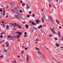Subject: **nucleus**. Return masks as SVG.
Returning <instances> with one entry per match:
<instances>
[{
    "label": "nucleus",
    "instance_id": "f257e3e1",
    "mask_svg": "<svg viewBox=\"0 0 63 63\" xmlns=\"http://www.w3.org/2000/svg\"><path fill=\"white\" fill-rule=\"evenodd\" d=\"M15 17H16V18H18L19 19H21V17H20L18 16V15H15Z\"/></svg>",
    "mask_w": 63,
    "mask_h": 63
},
{
    "label": "nucleus",
    "instance_id": "f03ea898",
    "mask_svg": "<svg viewBox=\"0 0 63 63\" xmlns=\"http://www.w3.org/2000/svg\"><path fill=\"white\" fill-rule=\"evenodd\" d=\"M49 18L50 21H52L53 20V19L52 18V17L50 16H49Z\"/></svg>",
    "mask_w": 63,
    "mask_h": 63
},
{
    "label": "nucleus",
    "instance_id": "7ed1b4c3",
    "mask_svg": "<svg viewBox=\"0 0 63 63\" xmlns=\"http://www.w3.org/2000/svg\"><path fill=\"white\" fill-rule=\"evenodd\" d=\"M17 33H18V35H20V36H21V34H22V32H17Z\"/></svg>",
    "mask_w": 63,
    "mask_h": 63
},
{
    "label": "nucleus",
    "instance_id": "20e7f679",
    "mask_svg": "<svg viewBox=\"0 0 63 63\" xmlns=\"http://www.w3.org/2000/svg\"><path fill=\"white\" fill-rule=\"evenodd\" d=\"M14 27H15L16 26H18L19 25L18 24H17L16 23H14Z\"/></svg>",
    "mask_w": 63,
    "mask_h": 63
},
{
    "label": "nucleus",
    "instance_id": "39448f33",
    "mask_svg": "<svg viewBox=\"0 0 63 63\" xmlns=\"http://www.w3.org/2000/svg\"><path fill=\"white\" fill-rule=\"evenodd\" d=\"M6 47H8L9 46V44L8 42H6Z\"/></svg>",
    "mask_w": 63,
    "mask_h": 63
},
{
    "label": "nucleus",
    "instance_id": "423d86ee",
    "mask_svg": "<svg viewBox=\"0 0 63 63\" xmlns=\"http://www.w3.org/2000/svg\"><path fill=\"white\" fill-rule=\"evenodd\" d=\"M36 22L37 24H39V20L37 19L36 20Z\"/></svg>",
    "mask_w": 63,
    "mask_h": 63
},
{
    "label": "nucleus",
    "instance_id": "0eeeda50",
    "mask_svg": "<svg viewBox=\"0 0 63 63\" xmlns=\"http://www.w3.org/2000/svg\"><path fill=\"white\" fill-rule=\"evenodd\" d=\"M26 59L27 60V62H28L29 61V57H28V56L27 57Z\"/></svg>",
    "mask_w": 63,
    "mask_h": 63
},
{
    "label": "nucleus",
    "instance_id": "6e6552de",
    "mask_svg": "<svg viewBox=\"0 0 63 63\" xmlns=\"http://www.w3.org/2000/svg\"><path fill=\"white\" fill-rule=\"evenodd\" d=\"M37 53L39 54H42V52H41V51H38L37 52Z\"/></svg>",
    "mask_w": 63,
    "mask_h": 63
},
{
    "label": "nucleus",
    "instance_id": "1a4fd4ad",
    "mask_svg": "<svg viewBox=\"0 0 63 63\" xmlns=\"http://www.w3.org/2000/svg\"><path fill=\"white\" fill-rule=\"evenodd\" d=\"M10 6L11 7H13L14 6V4H13V3H11L10 4Z\"/></svg>",
    "mask_w": 63,
    "mask_h": 63
},
{
    "label": "nucleus",
    "instance_id": "9d476101",
    "mask_svg": "<svg viewBox=\"0 0 63 63\" xmlns=\"http://www.w3.org/2000/svg\"><path fill=\"white\" fill-rule=\"evenodd\" d=\"M22 6H25V3L24 2H23L22 3Z\"/></svg>",
    "mask_w": 63,
    "mask_h": 63
},
{
    "label": "nucleus",
    "instance_id": "9b49d317",
    "mask_svg": "<svg viewBox=\"0 0 63 63\" xmlns=\"http://www.w3.org/2000/svg\"><path fill=\"white\" fill-rule=\"evenodd\" d=\"M55 45L57 47H59V45L57 43H56L55 44Z\"/></svg>",
    "mask_w": 63,
    "mask_h": 63
},
{
    "label": "nucleus",
    "instance_id": "f8f14e48",
    "mask_svg": "<svg viewBox=\"0 0 63 63\" xmlns=\"http://www.w3.org/2000/svg\"><path fill=\"white\" fill-rule=\"evenodd\" d=\"M14 38V36H12L11 37H10V40H12Z\"/></svg>",
    "mask_w": 63,
    "mask_h": 63
},
{
    "label": "nucleus",
    "instance_id": "ddd939ff",
    "mask_svg": "<svg viewBox=\"0 0 63 63\" xmlns=\"http://www.w3.org/2000/svg\"><path fill=\"white\" fill-rule=\"evenodd\" d=\"M52 32L53 33H55V34H56V33L55 32L54 30H52Z\"/></svg>",
    "mask_w": 63,
    "mask_h": 63
},
{
    "label": "nucleus",
    "instance_id": "4468645a",
    "mask_svg": "<svg viewBox=\"0 0 63 63\" xmlns=\"http://www.w3.org/2000/svg\"><path fill=\"white\" fill-rule=\"evenodd\" d=\"M56 22H57V23H58V24H59V21H58V20H57V19H56Z\"/></svg>",
    "mask_w": 63,
    "mask_h": 63
},
{
    "label": "nucleus",
    "instance_id": "2eb2a0df",
    "mask_svg": "<svg viewBox=\"0 0 63 63\" xmlns=\"http://www.w3.org/2000/svg\"><path fill=\"white\" fill-rule=\"evenodd\" d=\"M30 8V6L28 5H27V9H29Z\"/></svg>",
    "mask_w": 63,
    "mask_h": 63
},
{
    "label": "nucleus",
    "instance_id": "dca6fc26",
    "mask_svg": "<svg viewBox=\"0 0 63 63\" xmlns=\"http://www.w3.org/2000/svg\"><path fill=\"white\" fill-rule=\"evenodd\" d=\"M1 25L3 26V27H5V24L3 23L1 24Z\"/></svg>",
    "mask_w": 63,
    "mask_h": 63
},
{
    "label": "nucleus",
    "instance_id": "f3484780",
    "mask_svg": "<svg viewBox=\"0 0 63 63\" xmlns=\"http://www.w3.org/2000/svg\"><path fill=\"white\" fill-rule=\"evenodd\" d=\"M32 24L33 25H35L36 24L34 22H33L32 23Z\"/></svg>",
    "mask_w": 63,
    "mask_h": 63
},
{
    "label": "nucleus",
    "instance_id": "a211bd4d",
    "mask_svg": "<svg viewBox=\"0 0 63 63\" xmlns=\"http://www.w3.org/2000/svg\"><path fill=\"white\" fill-rule=\"evenodd\" d=\"M26 27H26V29H28V28L27 27H29L28 25H26Z\"/></svg>",
    "mask_w": 63,
    "mask_h": 63
},
{
    "label": "nucleus",
    "instance_id": "6ab92c4d",
    "mask_svg": "<svg viewBox=\"0 0 63 63\" xmlns=\"http://www.w3.org/2000/svg\"><path fill=\"white\" fill-rule=\"evenodd\" d=\"M20 35H17V39H19V37H20Z\"/></svg>",
    "mask_w": 63,
    "mask_h": 63
},
{
    "label": "nucleus",
    "instance_id": "aec40b11",
    "mask_svg": "<svg viewBox=\"0 0 63 63\" xmlns=\"http://www.w3.org/2000/svg\"><path fill=\"white\" fill-rule=\"evenodd\" d=\"M43 16L44 18H45V17H46V16H45V15L44 14H43Z\"/></svg>",
    "mask_w": 63,
    "mask_h": 63
},
{
    "label": "nucleus",
    "instance_id": "412c9836",
    "mask_svg": "<svg viewBox=\"0 0 63 63\" xmlns=\"http://www.w3.org/2000/svg\"><path fill=\"white\" fill-rule=\"evenodd\" d=\"M42 22H44V19L43 18V17H42Z\"/></svg>",
    "mask_w": 63,
    "mask_h": 63
},
{
    "label": "nucleus",
    "instance_id": "4be33fe9",
    "mask_svg": "<svg viewBox=\"0 0 63 63\" xmlns=\"http://www.w3.org/2000/svg\"><path fill=\"white\" fill-rule=\"evenodd\" d=\"M4 52H7V50L5 49H4Z\"/></svg>",
    "mask_w": 63,
    "mask_h": 63
},
{
    "label": "nucleus",
    "instance_id": "5701e85b",
    "mask_svg": "<svg viewBox=\"0 0 63 63\" xmlns=\"http://www.w3.org/2000/svg\"><path fill=\"white\" fill-rule=\"evenodd\" d=\"M44 47H45V48L46 49H48V48L44 46Z\"/></svg>",
    "mask_w": 63,
    "mask_h": 63
},
{
    "label": "nucleus",
    "instance_id": "b1692460",
    "mask_svg": "<svg viewBox=\"0 0 63 63\" xmlns=\"http://www.w3.org/2000/svg\"><path fill=\"white\" fill-rule=\"evenodd\" d=\"M3 57H4V55H2L0 56V58H3Z\"/></svg>",
    "mask_w": 63,
    "mask_h": 63
},
{
    "label": "nucleus",
    "instance_id": "393cba45",
    "mask_svg": "<svg viewBox=\"0 0 63 63\" xmlns=\"http://www.w3.org/2000/svg\"><path fill=\"white\" fill-rule=\"evenodd\" d=\"M3 35H1L0 36V37L1 39H2L3 37Z\"/></svg>",
    "mask_w": 63,
    "mask_h": 63
},
{
    "label": "nucleus",
    "instance_id": "a878e982",
    "mask_svg": "<svg viewBox=\"0 0 63 63\" xmlns=\"http://www.w3.org/2000/svg\"><path fill=\"white\" fill-rule=\"evenodd\" d=\"M18 26L19 29H21V26H20L19 25Z\"/></svg>",
    "mask_w": 63,
    "mask_h": 63
},
{
    "label": "nucleus",
    "instance_id": "bb28decb",
    "mask_svg": "<svg viewBox=\"0 0 63 63\" xmlns=\"http://www.w3.org/2000/svg\"><path fill=\"white\" fill-rule=\"evenodd\" d=\"M6 28H9V26L8 25H7L6 26Z\"/></svg>",
    "mask_w": 63,
    "mask_h": 63
},
{
    "label": "nucleus",
    "instance_id": "cd10ccee",
    "mask_svg": "<svg viewBox=\"0 0 63 63\" xmlns=\"http://www.w3.org/2000/svg\"><path fill=\"white\" fill-rule=\"evenodd\" d=\"M13 63H17L16 62V61H13Z\"/></svg>",
    "mask_w": 63,
    "mask_h": 63
},
{
    "label": "nucleus",
    "instance_id": "c85d7f7f",
    "mask_svg": "<svg viewBox=\"0 0 63 63\" xmlns=\"http://www.w3.org/2000/svg\"><path fill=\"white\" fill-rule=\"evenodd\" d=\"M49 37H51V36H52V35L49 34Z\"/></svg>",
    "mask_w": 63,
    "mask_h": 63
},
{
    "label": "nucleus",
    "instance_id": "c756f323",
    "mask_svg": "<svg viewBox=\"0 0 63 63\" xmlns=\"http://www.w3.org/2000/svg\"><path fill=\"white\" fill-rule=\"evenodd\" d=\"M34 29H35V30H37V29H38L35 27H34Z\"/></svg>",
    "mask_w": 63,
    "mask_h": 63
},
{
    "label": "nucleus",
    "instance_id": "7c9ffc66",
    "mask_svg": "<svg viewBox=\"0 0 63 63\" xmlns=\"http://www.w3.org/2000/svg\"><path fill=\"white\" fill-rule=\"evenodd\" d=\"M7 37H8V38H10V37H11V35L8 36H7Z\"/></svg>",
    "mask_w": 63,
    "mask_h": 63
},
{
    "label": "nucleus",
    "instance_id": "2f4dec72",
    "mask_svg": "<svg viewBox=\"0 0 63 63\" xmlns=\"http://www.w3.org/2000/svg\"><path fill=\"white\" fill-rule=\"evenodd\" d=\"M20 12L21 13H22V12H23L21 10H20Z\"/></svg>",
    "mask_w": 63,
    "mask_h": 63
},
{
    "label": "nucleus",
    "instance_id": "473e14b6",
    "mask_svg": "<svg viewBox=\"0 0 63 63\" xmlns=\"http://www.w3.org/2000/svg\"><path fill=\"white\" fill-rule=\"evenodd\" d=\"M49 7H51V4H49Z\"/></svg>",
    "mask_w": 63,
    "mask_h": 63
},
{
    "label": "nucleus",
    "instance_id": "72a5a7b5",
    "mask_svg": "<svg viewBox=\"0 0 63 63\" xmlns=\"http://www.w3.org/2000/svg\"><path fill=\"white\" fill-rule=\"evenodd\" d=\"M5 11L6 10H4L3 11V13H4Z\"/></svg>",
    "mask_w": 63,
    "mask_h": 63
},
{
    "label": "nucleus",
    "instance_id": "f704fd0d",
    "mask_svg": "<svg viewBox=\"0 0 63 63\" xmlns=\"http://www.w3.org/2000/svg\"><path fill=\"white\" fill-rule=\"evenodd\" d=\"M32 16L33 17L35 16V14H32Z\"/></svg>",
    "mask_w": 63,
    "mask_h": 63
},
{
    "label": "nucleus",
    "instance_id": "c9c22d12",
    "mask_svg": "<svg viewBox=\"0 0 63 63\" xmlns=\"http://www.w3.org/2000/svg\"><path fill=\"white\" fill-rule=\"evenodd\" d=\"M27 34V32H25L24 33V35H26V34Z\"/></svg>",
    "mask_w": 63,
    "mask_h": 63
},
{
    "label": "nucleus",
    "instance_id": "e433bc0d",
    "mask_svg": "<svg viewBox=\"0 0 63 63\" xmlns=\"http://www.w3.org/2000/svg\"><path fill=\"white\" fill-rule=\"evenodd\" d=\"M40 27H41V28H42V27H43V26L42 25H40Z\"/></svg>",
    "mask_w": 63,
    "mask_h": 63
},
{
    "label": "nucleus",
    "instance_id": "4c0bfd02",
    "mask_svg": "<svg viewBox=\"0 0 63 63\" xmlns=\"http://www.w3.org/2000/svg\"><path fill=\"white\" fill-rule=\"evenodd\" d=\"M55 39L56 40H57V37H56L55 38Z\"/></svg>",
    "mask_w": 63,
    "mask_h": 63
},
{
    "label": "nucleus",
    "instance_id": "58836bf2",
    "mask_svg": "<svg viewBox=\"0 0 63 63\" xmlns=\"http://www.w3.org/2000/svg\"><path fill=\"white\" fill-rule=\"evenodd\" d=\"M35 41L36 42L37 41H38V39L37 38L36 39V40Z\"/></svg>",
    "mask_w": 63,
    "mask_h": 63
},
{
    "label": "nucleus",
    "instance_id": "ea45409f",
    "mask_svg": "<svg viewBox=\"0 0 63 63\" xmlns=\"http://www.w3.org/2000/svg\"><path fill=\"white\" fill-rule=\"evenodd\" d=\"M29 13L30 14H31V11H30V12H29Z\"/></svg>",
    "mask_w": 63,
    "mask_h": 63
},
{
    "label": "nucleus",
    "instance_id": "a19ab883",
    "mask_svg": "<svg viewBox=\"0 0 63 63\" xmlns=\"http://www.w3.org/2000/svg\"><path fill=\"white\" fill-rule=\"evenodd\" d=\"M25 49L26 50H28V48H26V47L25 48Z\"/></svg>",
    "mask_w": 63,
    "mask_h": 63
},
{
    "label": "nucleus",
    "instance_id": "79ce46f5",
    "mask_svg": "<svg viewBox=\"0 0 63 63\" xmlns=\"http://www.w3.org/2000/svg\"><path fill=\"white\" fill-rule=\"evenodd\" d=\"M27 16L28 17H30V16L29 15H27Z\"/></svg>",
    "mask_w": 63,
    "mask_h": 63
},
{
    "label": "nucleus",
    "instance_id": "37998d69",
    "mask_svg": "<svg viewBox=\"0 0 63 63\" xmlns=\"http://www.w3.org/2000/svg\"><path fill=\"white\" fill-rule=\"evenodd\" d=\"M12 24L13 26H14L15 25L14 23V24L13 23H12Z\"/></svg>",
    "mask_w": 63,
    "mask_h": 63
},
{
    "label": "nucleus",
    "instance_id": "c03bdc74",
    "mask_svg": "<svg viewBox=\"0 0 63 63\" xmlns=\"http://www.w3.org/2000/svg\"><path fill=\"white\" fill-rule=\"evenodd\" d=\"M58 36L60 37V36H61V35H60V34H58Z\"/></svg>",
    "mask_w": 63,
    "mask_h": 63
},
{
    "label": "nucleus",
    "instance_id": "a18cd8bd",
    "mask_svg": "<svg viewBox=\"0 0 63 63\" xmlns=\"http://www.w3.org/2000/svg\"><path fill=\"white\" fill-rule=\"evenodd\" d=\"M25 23V21H24L23 22V24H24V23Z\"/></svg>",
    "mask_w": 63,
    "mask_h": 63
},
{
    "label": "nucleus",
    "instance_id": "49530a36",
    "mask_svg": "<svg viewBox=\"0 0 63 63\" xmlns=\"http://www.w3.org/2000/svg\"><path fill=\"white\" fill-rule=\"evenodd\" d=\"M2 11H3V10H0V12H2Z\"/></svg>",
    "mask_w": 63,
    "mask_h": 63
},
{
    "label": "nucleus",
    "instance_id": "de8ad7c7",
    "mask_svg": "<svg viewBox=\"0 0 63 63\" xmlns=\"http://www.w3.org/2000/svg\"><path fill=\"white\" fill-rule=\"evenodd\" d=\"M8 16H6V18H8Z\"/></svg>",
    "mask_w": 63,
    "mask_h": 63
},
{
    "label": "nucleus",
    "instance_id": "09e8293b",
    "mask_svg": "<svg viewBox=\"0 0 63 63\" xmlns=\"http://www.w3.org/2000/svg\"><path fill=\"white\" fill-rule=\"evenodd\" d=\"M38 28L40 29L41 28V27L40 26H39L38 27Z\"/></svg>",
    "mask_w": 63,
    "mask_h": 63
},
{
    "label": "nucleus",
    "instance_id": "8fccbe9b",
    "mask_svg": "<svg viewBox=\"0 0 63 63\" xmlns=\"http://www.w3.org/2000/svg\"><path fill=\"white\" fill-rule=\"evenodd\" d=\"M12 11L13 12V13H14V10H12Z\"/></svg>",
    "mask_w": 63,
    "mask_h": 63
},
{
    "label": "nucleus",
    "instance_id": "3c124183",
    "mask_svg": "<svg viewBox=\"0 0 63 63\" xmlns=\"http://www.w3.org/2000/svg\"><path fill=\"white\" fill-rule=\"evenodd\" d=\"M5 13H3V16H5Z\"/></svg>",
    "mask_w": 63,
    "mask_h": 63
},
{
    "label": "nucleus",
    "instance_id": "603ef678",
    "mask_svg": "<svg viewBox=\"0 0 63 63\" xmlns=\"http://www.w3.org/2000/svg\"><path fill=\"white\" fill-rule=\"evenodd\" d=\"M24 37H27V36H26V35H24Z\"/></svg>",
    "mask_w": 63,
    "mask_h": 63
},
{
    "label": "nucleus",
    "instance_id": "864d4df0",
    "mask_svg": "<svg viewBox=\"0 0 63 63\" xmlns=\"http://www.w3.org/2000/svg\"><path fill=\"white\" fill-rule=\"evenodd\" d=\"M18 58H19L20 57V56L19 55H18Z\"/></svg>",
    "mask_w": 63,
    "mask_h": 63
},
{
    "label": "nucleus",
    "instance_id": "5fc2aeb1",
    "mask_svg": "<svg viewBox=\"0 0 63 63\" xmlns=\"http://www.w3.org/2000/svg\"><path fill=\"white\" fill-rule=\"evenodd\" d=\"M36 49H37V50H38V48H37V47H36Z\"/></svg>",
    "mask_w": 63,
    "mask_h": 63
},
{
    "label": "nucleus",
    "instance_id": "6e6d98bb",
    "mask_svg": "<svg viewBox=\"0 0 63 63\" xmlns=\"http://www.w3.org/2000/svg\"><path fill=\"white\" fill-rule=\"evenodd\" d=\"M58 34H60V32L59 31L58 32Z\"/></svg>",
    "mask_w": 63,
    "mask_h": 63
},
{
    "label": "nucleus",
    "instance_id": "4d7b16f0",
    "mask_svg": "<svg viewBox=\"0 0 63 63\" xmlns=\"http://www.w3.org/2000/svg\"><path fill=\"white\" fill-rule=\"evenodd\" d=\"M24 52V51H22V52L21 53H22V54H23V52Z\"/></svg>",
    "mask_w": 63,
    "mask_h": 63
},
{
    "label": "nucleus",
    "instance_id": "13d9d810",
    "mask_svg": "<svg viewBox=\"0 0 63 63\" xmlns=\"http://www.w3.org/2000/svg\"><path fill=\"white\" fill-rule=\"evenodd\" d=\"M59 29H61V26L60 27H59Z\"/></svg>",
    "mask_w": 63,
    "mask_h": 63
},
{
    "label": "nucleus",
    "instance_id": "bf43d9fd",
    "mask_svg": "<svg viewBox=\"0 0 63 63\" xmlns=\"http://www.w3.org/2000/svg\"><path fill=\"white\" fill-rule=\"evenodd\" d=\"M6 29H7V30H9V29L8 28H6Z\"/></svg>",
    "mask_w": 63,
    "mask_h": 63
},
{
    "label": "nucleus",
    "instance_id": "052dcab7",
    "mask_svg": "<svg viewBox=\"0 0 63 63\" xmlns=\"http://www.w3.org/2000/svg\"><path fill=\"white\" fill-rule=\"evenodd\" d=\"M7 23L6 22L4 23V24H7Z\"/></svg>",
    "mask_w": 63,
    "mask_h": 63
},
{
    "label": "nucleus",
    "instance_id": "680f3d73",
    "mask_svg": "<svg viewBox=\"0 0 63 63\" xmlns=\"http://www.w3.org/2000/svg\"><path fill=\"white\" fill-rule=\"evenodd\" d=\"M62 41H63V37H62Z\"/></svg>",
    "mask_w": 63,
    "mask_h": 63
},
{
    "label": "nucleus",
    "instance_id": "e2e57ef3",
    "mask_svg": "<svg viewBox=\"0 0 63 63\" xmlns=\"http://www.w3.org/2000/svg\"><path fill=\"white\" fill-rule=\"evenodd\" d=\"M15 37H16V35L14 36V39H15Z\"/></svg>",
    "mask_w": 63,
    "mask_h": 63
},
{
    "label": "nucleus",
    "instance_id": "0e129e2a",
    "mask_svg": "<svg viewBox=\"0 0 63 63\" xmlns=\"http://www.w3.org/2000/svg\"><path fill=\"white\" fill-rule=\"evenodd\" d=\"M4 33H1V34H4Z\"/></svg>",
    "mask_w": 63,
    "mask_h": 63
},
{
    "label": "nucleus",
    "instance_id": "69168bd1",
    "mask_svg": "<svg viewBox=\"0 0 63 63\" xmlns=\"http://www.w3.org/2000/svg\"><path fill=\"white\" fill-rule=\"evenodd\" d=\"M2 43H3V42H2V41H1L0 42V44H2Z\"/></svg>",
    "mask_w": 63,
    "mask_h": 63
},
{
    "label": "nucleus",
    "instance_id": "338daca9",
    "mask_svg": "<svg viewBox=\"0 0 63 63\" xmlns=\"http://www.w3.org/2000/svg\"><path fill=\"white\" fill-rule=\"evenodd\" d=\"M1 22H2V23H4V21H2Z\"/></svg>",
    "mask_w": 63,
    "mask_h": 63
},
{
    "label": "nucleus",
    "instance_id": "774afa93",
    "mask_svg": "<svg viewBox=\"0 0 63 63\" xmlns=\"http://www.w3.org/2000/svg\"><path fill=\"white\" fill-rule=\"evenodd\" d=\"M56 1L57 2H58V0H56Z\"/></svg>",
    "mask_w": 63,
    "mask_h": 63
}]
</instances>
